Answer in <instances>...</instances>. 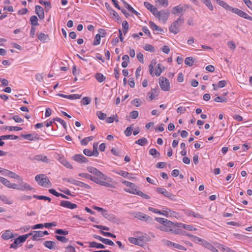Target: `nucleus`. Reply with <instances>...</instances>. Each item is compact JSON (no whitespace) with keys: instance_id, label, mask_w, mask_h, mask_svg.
<instances>
[{"instance_id":"37","label":"nucleus","mask_w":252,"mask_h":252,"mask_svg":"<svg viewBox=\"0 0 252 252\" xmlns=\"http://www.w3.org/2000/svg\"><path fill=\"white\" fill-rule=\"evenodd\" d=\"M148 143V140L146 138H141L135 142V143L140 146H144Z\"/></svg>"},{"instance_id":"34","label":"nucleus","mask_w":252,"mask_h":252,"mask_svg":"<svg viewBox=\"0 0 252 252\" xmlns=\"http://www.w3.org/2000/svg\"><path fill=\"white\" fill-rule=\"evenodd\" d=\"M132 187H129V189H125V190L127 192L136 194V192H137L139 190L135 188L136 186L134 184H133V186H132Z\"/></svg>"},{"instance_id":"50","label":"nucleus","mask_w":252,"mask_h":252,"mask_svg":"<svg viewBox=\"0 0 252 252\" xmlns=\"http://www.w3.org/2000/svg\"><path fill=\"white\" fill-rule=\"evenodd\" d=\"M76 186L84 188L87 189H91V187L89 185L79 181H78Z\"/></svg>"},{"instance_id":"31","label":"nucleus","mask_w":252,"mask_h":252,"mask_svg":"<svg viewBox=\"0 0 252 252\" xmlns=\"http://www.w3.org/2000/svg\"><path fill=\"white\" fill-rule=\"evenodd\" d=\"M163 195L172 200L176 201V195L168 192L166 190H165V191H164Z\"/></svg>"},{"instance_id":"3","label":"nucleus","mask_w":252,"mask_h":252,"mask_svg":"<svg viewBox=\"0 0 252 252\" xmlns=\"http://www.w3.org/2000/svg\"><path fill=\"white\" fill-rule=\"evenodd\" d=\"M35 181L38 185L45 188H49L52 186V184L48 178L45 174H40L35 177Z\"/></svg>"},{"instance_id":"14","label":"nucleus","mask_w":252,"mask_h":252,"mask_svg":"<svg viewBox=\"0 0 252 252\" xmlns=\"http://www.w3.org/2000/svg\"><path fill=\"white\" fill-rule=\"evenodd\" d=\"M4 240H7L14 237V234L10 230H5L1 236Z\"/></svg>"},{"instance_id":"62","label":"nucleus","mask_w":252,"mask_h":252,"mask_svg":"<svg viewBox=\"0 0 252 252\" xmlns=\"http://www.w3.org/2000/svg\"><path fill=\"white\" fill-rule=\"evenodd\" d=\"M116 173L125 178L127 177L128 175H129V173L128 172L122 170L117 171Z\"/></svg>"},{"instance_id":"36","label":"nucleus","mask_w":252,"mask_h":252,"mask_svg":"<svg viewBox=\"0 0 252 252\" xmlns=\"http://www.w3.org/2000/svg\"><path fill=\"white\" fill-rule=\"evenodd\" d=\"M94 137L93 136L85 137L81 140V144L82 145H87L89 141L93 140L94 139Z\"/></svg>"},{"instance_id":"21","label":"nucleus","mask_w":252,"mask_h":252,"mask_svg":"<svg viewBox=\"0 0 252 252\" xmlns=\"http://www.w3.org/2000/svg\"><path fill=\"white\" fill-rule=\"evenodd\" d=\"M37 36L38 39L43 42H46L49 39L48 35L42 32L37 33Z\"/></svg>"},{"instance_id":"20","label":"nucleus","mask_w":252,"mask_h":252,"mask_svg":"<svg viewBox=\"0 0 252 252\" xmlns=\"http://www.w3.org/2000/svg\"><path fill=\"white\" fill-rule=\"evenodd\" d=\"M32 189V188L30 185L25 183H22L19 185V188H18V190H31Z\"/></svg>"},{"instance_id":"59","label":"nucleus","mask_w":252,"mask_h":252,"mask_svg":"<svg viewBox=\"0 0 252 252\" xmlns=\"http://www.w3.org/2000/svg\"><path fill=\"white\" fill-rule=\"evenodd\" d=\"M63 180L75 185H77L78 182L77 180H76L73 178H64L63 179Z\"/></svg>"},{"instance_id":"13","label":"nucleus","mask_w":252,"mask_h":252,"mask_svg":"<svg viewBox=\"0 0 252 252\" xmlns=\"http://www.w3.org/2000/svg\"><path fill=\"white\" fill-rule=\"evenodd\" d=\"M166 245L169 247H173L175 249L185 251L187 250L186 248L182 245L172 242L170 241H166Z\"/></svg>"},{"instance_id":"60","label":"nucleus","mask_w":252,"mask_h":252,"mask_svg":"<svg viewBox=\"0 0 252 252\" xmlns=\"http://www.w3.org/2000/svg\"><path fill=\"white\" fill-rule=\"evenodd\" d=\"M138 112L137 111H132L129 114L130 118L132 119H136L138 117Z\"/></svg>"},{"instance_id":"22","label":"nucleus","mask_w":252,"mask_h":252,"mask_svg":"<svg viewBox=\"0 0 252 252\" xmlns=\"http://www.w3.org/2000/svg\"><path fill=\"white\" fill-rule=\"evenodd\" d=\"M217 3L220 5L221 6L223 7L225 9L229 11H231V9H232V7L229 6L228 4H227L224 1L221 0H216Z\"/></svg>"},{"instance_id":"2","label":"nucleus","mask_w":252,"mask_h":252,"mask_svg":"<svg viewBox=\"0 0 252 252\" xmlns=\"http://www.w3.org/2000/svg\"><path fill=\"white\" fill-rule=\"evenodd\" d=\"M184 17H180L171 24L169 28V31L175 34L178 33L180 32V27L184 23Z\"/></svg>"},{"instance_id":"30","label":"nucleus","mask_w":252,"mask_h":252,"mask_svg":"<svg viewBox=\"0 0 252 252\" xmlns=\"http://www.w3.org/2000/svg\"><path fill=\"white\" fill-rule=\"evenodd\" d=\"M44 246L51 250L53 249L54 247V245L56 244L55 242L52 241H46L44 242Z\"/></svg>"},{"instance_id":"1","label":"nucleus","mask_w":252,"mask_h":252,"mask_svg":"<svg viewBox=\"0 0 252 252\" xmlns=\"http://www.w3.org/2000/svg\"><path fill=\"white\" fill-rule=\"evenodd\" d=\"M87 170L91 173L97 176L95 182L96 184L106 187L112 188L114 187L111 184L103 181L107 180V176L96 168L92 166H89L87 167Z\"/></svg>"},{"instance_id":"51","label":"nucleus","mask_w":252,"mask_h":252,"mask_svg":"<svg viewBox=\"0 0 252 252\" xmlns=\"http://www.w3.org/2000/svg\"><path fill=\"white\" fill-rule=\"evenodd\" d=\"M136 194L139 196H141L142 198L149 199L150 198V197L148 194L144 193L142 191L139 190L137 192H136Z\"/></svg>"},{"instance_id":"53","label":"nucleus","mask_w":252,"mask_h":252,"mask_svg":"<svg viewBox=\"0 0 252 252\" xmlns=\"http://www.w3.org/2000/svg\"><path fill=\"white\" fill-rule=\"evenodd\" d=\"M81 97V95L78 94H73L67 95V98L70 99H78Z\"/></svg>"},{"instance_id":"24","label":"nucleus","mask_w":252,"mask_h":252,"mask_svg":"<svg viewBox=\"0 0 252 252\" xmlns=\"http://www.w3.org/2000/svg\"><path fill=\"white\" fill-rule=\"evenodd\" d=\"M90 248H95L97 249H104L105 246L102 244L97 243L95 242H89Z\"/></svg>"},{"instance_id":"61","label":"nucleus","mask_w":252,"mask_h":252,"mask_svg":"<svg viewBox=\"0 0 252 252\" xmlns=\"http://www.w3.org/2000/svg\"><path fill=\"white\" fill-rule=\"evenodd\" d=\"M203 3L208 7L210 10H213L214 8L210 0H206V1L204 2Z\"/></svg>"},{"instance_id":"6","label":"nucleus","mask_w":252,"mask_h":252,"mask_svg":"<svg viewBox=\"0 0 252 252\" xmlns=\"http://www.w3.org/2000/svg\"><path fill=\"white\" fill-rule=\"evenodd\" d=\"M133 216L139 220L145 221H151L152 220V219L149 216L141 213V212H134L133 213Z\"/></svg>"},{"instance_id":"26","label":"nucleus","mask_w":252,"mask_h":252,"mask_svg":"<svg viewBox=\"0 0 252 252\" xmlns=\"http://www.w3.org/2000/svg\"><path fill=\"white\" fill-rule=\"evenodd\" d=\"M121 1L125 4L126 7L129 10L132 12L133 14H135L137 16L139 15V13L137 12L135 10L133 9V8L128 4L124 0H121Z\"/></svg>"},{"instance_id":"46","label":"nucleus","mask_w":252,"mask_h":252,"mask_svg":"<svg viewBox=\"0 0 252 252\" xmlns=\"http://www.w3.org/2000/svg\"><path fill=\"white\" fill-rule=\"evenodd\" d=\"M101 35L99 34H97L95 35L94 40L93 42V45L96 46L99 45L100 42Z\"/></svg>"},{"instance_id":"41","label":"nucleus","mask_w":252,"mask_h":252,"mask_svg":"<svg viewBox=\"0 0 252 252\" xmlns=\"http://www.w3.org/2000/svg\"><path fill=\"white\" fill-rule=\"evenodd\" d=\"M156 62L155 60H152L151 63L149 65V69L150 74L153 76V72H154V66L156 64Z\"/></svg>"},{"instance_id":"28","label":"nucleus","mask_w":252,"mask_h":252,"mask_svg":"<svg viewBox=\"0 0 252 252\" xmlns=\"http://www.w3.org/2000/svg\"><path fill=\"white\" fill-rule=\"evenodd\" d=\"M33 233L34 234L32 236V239L33 240H41V239H37V238L42 237V231H33Z\"/></svg>"},{"instance_id":"55","label":"nucleus","mask_w":252,"mask_h":252,"mask_svg":"<svg viewBox=\"0 0 252 252\" xmlns=\"http://www.w3.org/2000/svg\"><path fill=\"white\" fill-rule=\"evenodd\" d=\"M92 152L94 153V156L97 157L98 155V152L97 151V143H94L93 144V151Z\"/></svg>"},{"instance_id":"35","label":"nucleus","mask_w":252,"mask_h":252,"mask_svg":"<svg viewBox=\"0 0 252 252\" xmlns=\"http://www.w3.org/2000/svg\"><path fill=\"white\" fill-rule=\"evenodd\" d=\"M194 63V59L192 57H189L186 58L185 60V63L186 65L191 66L193 65Z\"/></svg>"},{"instance_id":"49","label":"nucleus","mask_w":252,"mask_h":252,"mask_svg":"<svg viewBox=\"0 0 252 252\" xmlns=\"http://www.w3.org/2000/svg\"><path fill=\"white\" fill-rule=\"evenodd\" d=\"M144 49L147 51H149L150 52L153 53L155 52V49L154 47L150 44H146Z\"/></svg>"},{"instance_id":"42","label":"nucleus","mask_w":252,"mask_h":252,"mask_svg":"<svg viewBox=\"0 0 252 252\" xmlns=\"http://www.w3.org/2000/svg\"><path fill=\"white\" fill-rule=\"evenodd\" d=\"M33 197L37 199L48 200L49 202L51 200V199L50 197L44 195H34Z\"/></svg>"},{"instance_id":"44","label":"nucleus","mask_w":252,"mask_h":252,"mask_svg":"<svg viewBox=\"0 0 252 252\" xmlns=\"http://www.w3.org/2000/svg\"><path fill=\"white\" fill-rule=\"evenodd\" d=\"M149 154L155 156V157H159L160 155V154L158 151L154 148H152L149 150Z\"/></svg>"},{"instance_id":"39","label":"nucleus","mask_w":252,"mask_h":252,"mask_svg":"<svg viewBox=\"0 0 252 252\" xmlns=\"http://www.w3.org/2000/svg\"><path fill=\"white\" fill-rule=\"evenodd\" d=\"M0 181L2 184H3L4 185H5L6 187H7L8 188H10L11 183L7 179H6L3 177H0Z\"/></svg>"},{"instance_id":"57","label":"nucleus","mask_w":252,"mask_h":252,"mask_svg":"<svg viewBox=\"0 0 252 252\" xmlns=\"http://www.w3.org/2000/svg\"><path fill=\"white\" fill-rule=\"evenodd\" d=\"M163 225H165L166 226L168 227L173 228V227H174V222L170 220H166V221H165V223H164Z\"/></svg>"},{"instance_id":"29","label":"nucleus","mask_w":252,"mask_h":252,"mask_svg":"<svg viewBox=\"0 0 252 252\" xmlns=\"http://www.w3.org/2000/svg\"><path fill=\"white\" fill-rule=\"evenodd\" d=\"M95 78L99 83L103 82L106 79V77L101 73H96L95 74Z\"/></svg>"},{"instance_id":"11","label":"nucleus","mask_w":252,"mask_h":252,"mask_svg":"<svg viewBox=\"0 0 252 252\" xmlns=\"http://www.w3.org/2000/svg\"><path fill=\"white\" fill-rule=\"evenodd\" d=\"M60 206L70 209H74L77 207V206L76 204L72 203L69 201L64 200H62L61 201Z\"/></svg>"},{"instance_id":"45","label":"nucleus","mask_w":252,"mask_h":252,"mask_svg":"<svg viewBox=\"0 0 252 252\" xmlns=\"http://www.w3.org/2000/svg\"><path fill=\"white\" fill-rule=\"evenodd\" d=\"M55 238L59 241H61L63 243H67L68 241V239L66 238L64 236H61L59 235H56Z\"/></svg>"},{"instance_id":"56","label":"nucleus","mask_w":252,"mask_h":252,"mask_svg":"<svg viewBox=\"0 0 252 252\" xmlns=\"http://www.w3.org/2000/svg\"><path fill=\"white\" fill-rule=\"evenodd\" d=\"M159 228L160 229V230H161L162 231H166V232H170L171 231H173V228L168 227L166 226L165 225H163L162 226H160L159 227Z\"/></svg>"},{"instance_id":"17","label":"nucleus","mask_w":252,"mask_h":252,"mask_svg":"<svg viewBox=\"0 0 252 252\" xmlns=\"http://www.w3.org/2000/svg\"><path fill=\"white\" fill-rule=\"evenodd\" d=\"M36 14L38 16L39 19L42 20L44 18L43 8L40 5H36L35 9Z\"/></svg>"},{"instance_id":"19","label":"nucleus","mask_w":252,"mask_h":252,"mask_svg":"<svg viewBox=\"0 0 252 252\" xmlns=\"http://www.w3.org/2000/svg\"><path fill=\"white\" fill-rule=\"evenodd\" d=\"M186 10L182 6H177L174 7L172 10L171 13L173 14H177V13H184Z\"/></svg>"},{"instance_id":"16","label":"nucleus","mask_w":252,"mask_h":252,"mask_svg":"<svg viewBox=\"0 0 252 252\" xmlns=\"http://www.w3.org/2000/svg\"><path fill=\"white\" fill-rule=\"evenodd\" d=\"M149 25H150V28L153 30H156V31H157L158 32H157L158 34H163V33L164 32V30L162 29H161L160 27H159L158 26L153 22L150 21L149 22Z\"/></svg>"},{"instance_id":"15","label":"nucleus","mask_w":252,"mask_h":252,"mask_svg":"<svg viewBox=\"0 0 252 252\" xmlns=\"http://www.w3.org/2000/svg\"><path fill=\"white\" fill-rule=\"evenodd\" d=\"M32 160H36L37 161H42L44 163H48L49 161L47 157L43 155H38L34 156L32 158Z\"/></svg>"},{"instance_id":"8","label":"nucleus","mask_w":252,"mask_h":252,"mask_svg":"<svg viewBox=\"0 0 252 252\" xmlns=\"http://www.w3.org/2000/svg\"><path fill=\"white\" fill-rule=\"evenodd\" d=\"M25 237H26L22 236V235L19 236L18 238L15 239L14 242L10 245V248L17 249L18 247L20 246H19V244L25 242Z\"/></svg>"},{"instance_id":"7","label":"nucleus","mask_w":252,"mask_h":252,"mask_svg":"<svg viewBox=\"0 0 252 252\" xmlns=\"http://www.w3.org/2000/svg\"><path fill=\"white\" fill-rule=\"evenodd\" d=\"M231 11L233 13H235L236 14H237V15L241 17L244 18L245 19L252 21V17L251 16L248 15L246 13L238 8H232V9H231Z\"/></svg>"},{"instance_id":"64","label":"nucleus","mask_w":252,"mask_h":252,"mask_svg":"<svg viewBox=\"0 0 252 252\" xmlns=\"http://www.w3.org/2000/svg\"><path fill=\"white\" fill-rule=\"evenodd\" d=\"M16 123H22L24 120L18 115H14L12 118Z\"/></svg>"},{"instance_id":"48","label":"nucleus","mask_w":252,"mask_h":252,"mask_svg":"<svg viewBox=\"0 0 252 252\" xmlns=\"http://www.w3.org/2000/svg\"><path fill=\"white\" fill-rule=\"evenodd\" d=\"M55 233L56 234L66 235L68 234V231L67 230H63L62 229H59L55 230Z\"/></svg>"},{"instance_id":"5","label":"nucleus","mask_w":252,"mask_h":252,"mask_svg":"<svg viewBox=\"0 0 252 252\" xmlns=\"http://www.w3.org/2000/svg\"><path fill=\"white\" fill-rule=\"evenodd\" d=\"M159 84L161 89L164 91H168L170 89V83L168 79L164 77L159 79Z\"/></svg>"},{"instance_id":"27","label":"nucleus","mask_w":252,"mask_h":252,"mask_svg":"<svg viewBox=\"0 0 252 252\" xmlns=\"http://www.w3.org/2000/svg\"><path fill=\"white\" fill-rule=\"evenodd\" d=\"M59 160L60 162L66 168L69 169H72L73 168L71 164L64 158H60Z\"/></svg>"},{"instance_id":"23","label":"nucleus","mask_w":252,"mask_h":252,"mask_svg":"<svg viewBox=\"0 0 252 252\" xmlns=\"http://www.w3.org/2000/svg\"><path fill=\"white\" fill-rule=\"evenodd\" d=\"M128 241L132 244L139 246H141L142 243V240L140 238L129 237L128 238Z\"/></svg>"},{"instance_id":"54","label":"nucleus","mask_w":252,"mask_h":252,"mask_svg":"<svg viewBox=\"0 0 252 252\" xmlns=\"http://www.w3.org/2000/svg\"><path fill=\"white\" fill-rule=\"evenodd\" d=\"M96 115L98 116L100 120H104L106 118V114L102 113L101 111H97L96 112Z\"/></svg>"},{"instance_id":"33","label":"nucleus","mask_w":252,"mask_h":252,"mask_svg":"<svg viewBox=\"0 0 252 252\" xmlns=\"http://www.w3.org/2000/svg\"><path fill=\"white\" fill-rule=\"evenodd\" d=\"M166 210L164 211L166 212V217H176L177 213L169 209L166 208Z\"/></svg>"},{"instance_id":"4","label":"nucleus","mask_w":252,"mask_h":252,"mask_svg":"<svg viewBox=\"0 0 252 252\" xmlns=\"http://www.w3.org/2000/svg\"><path fill=\"white\" fill-rule=\"evenodd\" d=\"M194 241L196 243L200 242V245H203L205 248L210 250L213 252H219V251L214 247L212 245L207 242L206 241L198 237H194Z\"/></svg>"},{"instance_id":"32","label":"nucleus","mask_w":252,"mask_h":252,"mask_svg":"<svg viewBox=\"0 0 252 252\" xmlns=\"http://www.w3.org/2000/svg\"><path fill=\"white\" fill-rule=\"evenodd\" d=\"M30 20L32 26L34 27L35 26L39 25V24L38 23V18L36 16L33 15L31 16Z\"/></svg>"},{"instance_id":"18","label":"nucleus","mask_w":252,"mask_h":252,"mask_svg":"<svg viewBox=\"0 0 252 252\" xmlns=\"http://www.w3.org/2000/svg\"><path fill=\"white\" fill-rule=\"evenodd\" d=\"M103 216L109 221H111L113 222H117V219L114 215L109 214L107 213V212H103L102 213Z\"/></svg>"},{"instance_id":"47","label":"nucleus","mask_w":252,"mask_h":252,"mask_svg":"<svg viewBox=\"0 0 252 252\" xmlns=\"http://www.w3.org/2000/svg\"><path fill=\"white\" fill-rule=\"evenodd\" d=\"M8 177L9 178H13V179H17L18 180H22V178L18 175H17L16 174H15V173L10 171V172L9 173V176Z\"/></svg>"},{"instance_id":"9","label":"nucleus","mask_w":252,"mask_h":252,"mask_svg":"<svg viewBox=\"0 0 252 252\" xmlns=\"http://www.w3.org/2000/svg\"><path fill=\"white\" fill-rule=\"evenodd\" d=\"M72 159L74 161H75L77 162H79L80 163H86L88 161V159L87 158L84 157L83 155H80V154L75 155L72 157Z\"/></svg>"},{"instance_id":"38","label":"nucleus","mask_w":252,"mask_h":252,"mask_svg":"<svg viewBox=\"0 0 252 252\" xmlns=\"http://www.w3.org/2000/svg\"><path fill=\"white\" fill-rule=\"evenodd\" d=\"M187 215L189 216H193L195 218H201V219L203 218L202 216L200 214H199V213H196L192 211H189L187 213Z\"/></svg>"},{"instance_id":"63","label":"nucleus","mask_w":252,"mask_h":252,"mask_svg":"<svg viewBox=\"0 0 252 252\" xmlns=\"http://www.w3.org/2000/svg\"><path fill=\"white\" fill-rule=\"evenodd\" d=\"M131 103L135 105L136 107H139L140 106L141 102L139 99L135 98L132 101Z\"/></svg>"},{"instance_id":"58","label":"nucleus","mask_w":252,"mask_h":252,"mask_svg":"<svg viewBox=\"0 0 252 252\" xmlns=\"http://www.w3.org/2000/svg\"><path fill=\"white\" fill-rule=\"evenodd\" d=\"M54 121H57L59 123H60V124H61L62 125V126H63V127L66 129V123L65 122V121H64L63 120L61 119V118H55L54 119Z\"/></svg>"},{"instance_id":"12","label":"nucleus","mask_w":252,"mask_h":252,"mask_svg":"<svg viewBox=\"0 0 252 252\" xmlns=\"http://www.w3.org/2000/svg\"><path fill=\"white\" fill-rule=\"evenodd\" d=\"M144 6L148 9L154 15L156 16V14H158V10L157 8L153 6L152 4H151L150 2L148 1H145L144 3Z\"/></svg>"},{"instance_id":"43","label":"nucleus","mask_w":252,"mask_h":252,"mask_svg":"<svg viewBox=\"0 0 252 252\" xmlns=\"http://www.w3.org/2000/svg\"><path fill=\"white\" fill-rule=\"evenodd\" d=\"M1 137V139H3V140H6L7 139L16 140L18 139V137L17 136L13 135H2L0 136Z\"/></svg>"},{"instance_id":"10","label":"nucleus","mask_w":252,"mask_h":252,"mask_svg":"<svg viewBox=\"0 0 252 252\" xmlns=\"http://www.w3.org/2000/svg\"><path fill=\"white\" fill-rule=\"evenodd\" d=\"M158 14H156V17L165 22L169 17V13L164 10L158 11Z\"/></svg>"},{"instance_id":"52","label":"nucleus","mask_w":252,"mask_h":252,"mask_svg":"<svg viewBox=\"0 0 252 252\" xmlns=\"http://www.w3.org/2000/svg\"><path fill=\"white\" fill-rule=\"evenodd\" d=\"M81 102L84 105H88L90 103L91 99L89 97H84L81 100Z\"/></svg>"},{"instance_id":"40","label":"nucleus","mask_w":252,"mask_h":252,"mask_svg":"<svg viewBox=\"0 0 252 252\" xmlns=\"http://www.w3.org/2000/svg\"><path fill=\"white\" fill-rule=\"evenodd\" d=\"M164 67L163 68V69H162L161 68V64L160 63H158V64L157 66V69L156 70V72H155V74L157 76H159L161 74V73H162V72L163 71V70L164 69Z\"/></svg>"},{"instance_id":"25","label":"nucleus","mask_w":252,"mask_h":252,"mask_svg":"<svg viewBox=\"0 0 252 252\" xmlns=\"http://www.w3.org/2000/svg\"><path fill=\"white\" fill-rule=\"evenodd\" d=\"M79 176H81L82 177L86 178V179H89L95 183L96 179H97V176H95V177H94L90 174H88L87 173H80L79 174Z\"/></svg>"}]
</instances>
